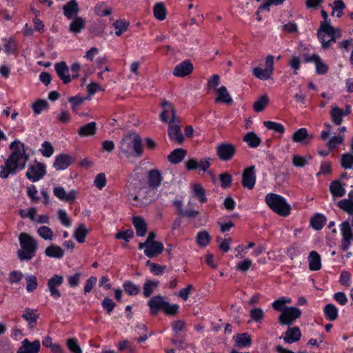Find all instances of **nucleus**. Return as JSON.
Wrapping results in <instances>:
<instances>
[{
  "instance_id": "obj_42",
  "label": "nucleus",
  "mask_w": 353,
  "mask_h": 353,
  "mask_svg": "<svg viewBox=\"0 0 353 353\" xmlns=\"http://www.w3.org/2000/svg\"><path fill=\"white\" fill-rule=\"evenodd\" d=\"M129 23L127 21L124 19H120L116 21L113 23V27L115 30V34L117 36L121 35L124 32H125L128 28Z\"/></svg>"
},
{
  "instance_id": "obj_25",
  "label": "nucleus",
  "mask_w": 353,
  "mask_h": 353,
  "mask_svg": "<svg viewBox=\"0 0 353 353\" xmlns=\"http://www.w3.org/2000/svg\"><path fill=\"white\" fill-rule=\"evenodd\" d=\"M64 15L68 18L72 19L77 17L79 13V9L78 3L76 0H71L63 6Z\"/></svg>"
},
{
  "instance_id": "obj_19",
  "label": "nucleus",
  "mask_w": 353,
  "mask_h": 353,
  "mask_svg": "<svg viewBox=\"0 0 353 353\" xmlns=\"http://www.w3.org/2000/svg\"><path fill=\"white\" fill-rule=\"evenodd\" d=\"M256 183V176L254 168L250 166L247 168L243 173L242 184L244 188L251 190L254 188Z\"/></svg>"
},
{
  "instance_id": "obj_23",
  "label": "nucleus",
  "mask_w": 353,
  "mask_h": 353,
  "mask_svg": "<svg viewBox=\"0 0 353 353\" xmlns=\"http://www.w3.org/2000/svg\"><path fill=\"white\" fill-rule=\"evenodd\" d=\"M350 113V108L349 107H347L346 110H343L337 106H332L330 112L332 121L336 125L341 124L343 121V117L348 115Z\"/></svg>"
},
{
  "instance_id": "obj_44",
  "label": "nucleus",
  "mask_w": 353,
  "mask_h": 353,
  "mask_svg": "<svg viewBox=\"0 0 353 353\" xmlns=\"http://www.w3.org/2000/svg\"><path fill=\"white\" fill-rule=\"evenodd\" d=\"M308 133L306 128H300L296 130L292 137V141L295 143H302L308 138Z\"/></svg>"
},
{
  "instance_id": "obj_10",
  "label": "nucleus",
  "mask_w": 353,
  "mask_h": 353,
  "mask_svg": "<svg viewBox=\"0 0 353 353\" xmlns=\"http://www.w3.org/2000/svg\"><path fill=\"white\" fill-rule=\"evenodd\" d=\"M162 111L160 114V119L161 121L168 123L170 121H179V117L176 115L175 110L172 103L168 101H163L161 104Z\"/></svg>"
},
{
  "instance_id": "obj_39",
  "label": "nucleus",
  "mask_w": 353,
  "mask_h": 353,
  "mask_svg": "<svg viewBox=\"0 0 353 353\" xmlns=\"http://www.w3.org/2000/svg\"><path fill=\"white\" fill-rule=\"evenodd\" d=\"M243 141L247 143L250 148H256L261 143V139L253 132L247 133L243 137Z\"/></svg>"
},
{
  "instance_id": "obj_64",
  "label": "nucleus",
  "mask_w": 353,
  "mask_h": 353,
  "mask_svg": "<svg viewBox=\"0 0 353 353\" xmlns=\"http://www.w3.org/2000/svg\"><path fill=\"white\" fill-rule=\"evenodd\" d=\"M69 350L74 353H82V350L74 338H70L67 341Z\"/></svg>"
},
{
  "instance_id": "obj_37",
  "label": "nucleus",
  "mask_w": 353,
  "mask_h": 353,
  "mask_svg": "<svg viewBox=\"0 0 353 353\" xmlns=\"http://www.w3.org/2000/svg\"><path fill=\"white\" fill-rule=\"evenodd\" d=\"M210 241L211 236L207 231L203 230L197 233L196 236V242L197 245L201 248H205L208 246Z\"/></svg>"
},
{
  "instance_id": "obj_62",
  "label": "nucleus",
  "mask_w": 353,
  "mask_h": 353,
  "mask_svg": "<svg viewBox=\"0 0 353 353\" xmlns=\"http://www.w3.org/2000/svg\"><path fill=\"white\" fill-rule=\"evenodd\" d=\"M47 107L48 103L44 100H38L32 105L34 112L37 114H41L43 110L47 108Z\"/></svg>"
},
{
  "instance_id": "obj_49",
  "label": "nucleus",
  "mask_w": 353,
  "mask_h": 353,
  "mask_svg": "<svg viewBox=\"0 0 353 353\" xmlns=\"http://www.w3.org/2000/svg\"><path fill=\"white\" fill-rule=\"evenodd\" d=\"M311 225L315 230H321L325 223V218L322 214H316L311 219Z\"/></svg>"
},
{
  "instance_id": "obj_53",
  "label": "nucleus",
  "mask_w": 353,
  "mask_h": 353,
  "mask_svg": "<svg viewBox=\"0 0 353 353\" xmlns=\"http://www.w3.org/2000/svg\"><path fill=\"white\" fill-rule=\"evenodd\" d=\"M27 283L26 290L28 292H32L35 290L38 286L37 279L35 276L30 274L26 276Z\"/></svg>"
},
{
  "instance_id": "obj_33",
  "label": "nucleus",
  "mask_w": 353,
  "mask_h": 353,
  "mask_svg": "<svg viewBox=\"0 0 353 353\" xmlns=\"http://www.w3.org/2000/svg\"><path fill=\"white\" fill-rule=\"evenodd\" d=\"M217 97L216 101L226 104H231L232 99L225 86H221L216 90Z\"/></svg>"
},
{
  "instance_id": "obj_6",
  "label": "nucleus",
  "mask_w": 353,
  "mask_h": 353,
  "mask_svg": "<svg viewBox=\"0 0 353 353\" xmlns=\"http://www.w3.org/2000/svg\"><path fill=\"white\" fill-rule=\"evenodd\" d=\"M155 234L150 232L144 243H139V248L143 250L144 254L149 258L155 257L163 250V245L159 241H154Z\"/></svg>"
},
{
  "instance_id": "obj_61",
  "label": "nucleus",
  "mask_w": 353,
  "mask_h": 353,
  "mask_svg": "<svg viewBox=\"0 0 353 353\" xmlns=\"http://www.w3.org/2000/svg\"><path fill=\"white\" fill-rule=\"evenodd\" d=\"M107 183V179L104 173L98 174L94 180V185L99 190H102Z\"/></svg>"
},
{
  "instance_id": "obj_59",
  "label": "nucleus",
  "mask_w": 353,
  "mask_h": 353,
  "mask_svg": "<svg viewBox=\"0 0 353 353\" xmlns=\"http://www.w3.org/2000/svg\"><path fill=\"white\" fill-rule=\"evenodd\" d=\"M158 285V282L154 281H148L143 285V294L148 297L154 291Z\"/></svg>"
},
{
  "instance_id": "obj_52",
  "label": "nucleus",
  "mask_w": 353,
  "mask_h": 353,
  "mask_svg": "<svg viewBox=\"0 0 353 353\" xmlns=\"http://www.w3.org/2000/svg\"><path fill=\"white\" fill-rule=\"evenodd\" d=\"M311 156L301 157L300 155H294L292 157V164L296 167H304L310 160H311Z\"/></svg>"
},
{
  "instance_id": "obj_32",
  "label": "nucleus",
  "mask_w": 353,
  "mask_h": 353,
  "mask_svg": "<svg viewBox=\"0 0 353 353\" xmlns=\"http://www.w3.org/2000/svg\"><path fill=\"white\" fill-rule=\"evenodd\" d=\"M97 131V124L95 122H90L81 127L78 130V134L81 137L93 136Z\"/></svg>"
},
{
  "instance_id": "obj_9",
  "label": "nucleus",
  "mask_w": 353,
  "mask_h": 353,
  "mask_svg": "<svg viewBox=\"0 0 353 353\" xmlns=\"http://www.w3.org/2000/svg\"><path fill=\"white\" fill-rule=\"evenodd\" d=\"M301 312L295 307H287L283 308L279 320L281 324L290 325L301 316Z\"/></svg>"
},
{
  "instance_id": "obj_16",
  "label": "nucleus",
  "mask_w": 353,
  "mask_h": 353,
  "mask_svg": "<svg viewBox=\"0 0 353 353\" xmlns=\"http://www.w3.org/2000/svg\"><path fill=\"white\" fill-rule=\"evenodd\" d=\"M41 343L39 340L30 342L25 339L21 342V345L17 350V353H38L40 350Z\"/></svg>"
},
{
  "instance_id": "obj_60",
  "label": "nucleus",
  "mask_w": 353,
  "mask_h": 353,
  "mask_svg": "<svg viewBox=\"0 0 353 353\" xmlns=\"http://www.w3.org/2000/svg\"><path fill=\"white\" fill-rule=\"evenodd\" d=\"M161 177L160 173L157 170H151L149 172V183L152 186H157L160 184Z\"/></svg>"
},
{
  "instance_id": "obj_63",
  "label": "nucleus",
  "mask_w": 353,
  "mask_h": 353,
  "mask_svg": "<svg viewBox=\"0 0 353 353\" xmlns=\"http://www.w3.org/2000/svg\"><path fill=\"white\" fill-rule=\"evenodd\" d=\"M339 206L341 209L353 214V201L350 199H343L339 202Z\"/></svg>"
},
{
  "instance_id": "obj_45",
  "label": "nucleus",
  "mask_w": 353,
  "mask_h": 353,
  "mask_svg": "<svg viewBox=\"0 0 353 353\" xmlns=\"http://www.w3.org/2000/svg\"><path fill=\"white\" fill-rule=\"evenodd\" d=\"M263 125L267 129L272 130L275 132L280 134H283L285 132V128L281 123L267 121L263 122Z\"/></svg>"
},
{
  "instance_id": "obj_57",
  "label": "nucleus",
  "mask_w": 353,
  "mask_h": 353,
  "mask_svg": "<svg viewBox=\"0 0 353 353\" xmlns=\"http://www.w3.org/2000/svg\"><path fill=\"white\" fill-rule=\"evenodd\" d=\"M344 140V137L341 135L332 137L327 143L326 145L330 149V150H332L334 148H337L339 145L343 143Z\"/></svg>"
},
{
  "instance_id": "obj_15",
  "label": "nucleus",
  "mask_w": 353,
  "mask_h": 353,
  "mask_svg": "<svg viewBox=\"0 0 353 353\" xmlns=\"http://www.w3.org/2000/svg\"><path fill=\"white\" fill-rule=\"evenodd\" d=\"M63 276L58 274L52 276L48 281V288L50 295L54 298H59L61 296L60 292L57 289L63 282Z\"/></svg>"
},
{
  "instance_id": "obj_3",
  "label": "nucleus",
  "mask_w": 353,
  "mask_h": 353,
  "mask_svg": "<svg viewBox=\"0 0 353 353\" xmlns=\"http://www.w3.org/2000/svg\"><path fill=\"white\" fill-rule=\"evenodd\" d=\"M19 241L21 249L17 252L18 257L21 260L32 259L38 249L37 241L28 233L21 232L19 235Z\"/></svg>"
},
{
  "instance_id": "obj_48",
  "label": "nucleus",
  "mask_w": 353,
  "mask_h": 353,
  "mask_svg": "<svg viewBox=\"0 0 353 353\" xmlns=\"http://www.w3.org/2000/svg\"><path fill=\"white\" fill-rule=\"evenodd\" d=\"M269 99L267 95L264 94L259 98L254 103V110L257 112H261L268 105Z\"/></svg>"
},
{
  "instance_id": "obj_5",
  "label": "nucleus",
  "mask_w": 353,
  "mask_h": 353,
  "mask_svg": "<svg viewBox=\"0 0 353 353\" xmlns=\"http://www.w3.org/2000/svg\"><path fill=\"white\" fill-rule=\"evenodd\" d=\"M341 37L340 29H334L327 22H323L318 32V37L323 48H327L336 39Z\"/></svg>"
},
{
  "instance_id": "obj_18",
  "label": "nucleus",
  "mask_w": 353,
  "mask_h": 353,
  "mask_svg": "<svg viewBox=\"0 0 353 353\" xmlns=\"http://www.w3.org/2000/svg\"><path fill=\"white\" fill-rule=\"evenodd\" d=\"M74 161L73 158L66 154H61L55 157L53 166L56 170H63L68 168Z\"/></svg>"
},
{
  "instance_id": "obj_47",
  "label": "nucleus",
  "mask_w": 353,
  "mask_h": 353,
  "mask_svg": "<svg viewBox=\"0 0 353 353\" xmlns=\"http://www.w3.org/2000/svg\"><path fill=\"white\" fill-rule=\"evenodd\" d=\"M345 8V5L342 0H336L332 5V15H336L341 17L343 15V10Z\"/></svg>"
},
{
  "instance_id": "obj_13",
  "label": "nucleus",
  "mask_w": 353,
  "mask_h": 353,
  "mask_svg": "<svg viewBox=\"0 0 353 353\" xmlns=\"http://www.w3.org/2000/svg\"><path fill=\"white\" fill-rule=\"evenodd\" d=\"M45 174L46 167L40 163L31 165L26 172V176L33 182L40 180Z\"/></svg>"
},
{
  "instance_id": "obj_38",
  "label": "nucleus",
  "mask_w": 353,
  "mask_h": 353,
  "mask_svg": "<svg viewBox=\"0 0 353 353\" xmlns=\"http://www.w3.org/2000/svg\"><path fill=\"white\" fill-rule=\"evenodd\" d=\"M132 222L137 234L140 236H144L147 230V225L143 219L141 217H134Z\"/></svg>"
},
{
  "instance_id": "obj_7",
  "label": "nucleus",
  "mask_w": 353,
  "mask_h": 353,
  "mask_svg": "<svg viewBox=\"0 0 353 353\" xmlns=\"http://www.w3.org/2000/svg\"><path fill=\"white\" fill-rule=\"evenodd\" d=\"M274 70V57L268 55L265 59V68L254 67L252 69L253 74L260 80H268L272 77Z\"/></svg>"
},
{
  "instance_id": "obj_54",
  "label": "nucleus",
  "mask_w": 353,
  "mask_h": 353,
  "mask_svg": "<svg viewBox=\"0 0 353 353\" xmlns=\"http://www.w3.org/2000/svg\"><path fill=\"white\" fill-rule=\"evenodd\" d=\"M39 151L43 156L46 157H50L54 153V147L48 141H44L39 149Z\"/></svg>"
},
{
  "instance_id": "obj_58",
  "label": "nucleus",
  "mask_w": 353,
  "mask_h": 353,
  "mask_svg": "<svg viewBox=\"0 0 353 353\" xmlns=\"http://www.w3.org/2000/svg\"><path fill=\"white\" fill-rule=\"evenodd\" d=\"M193 194L194 196L200 202H205L206 201V198L204 194L203 188L199 184H194L193 185Z\"/></svg>"
},
{
  "instance_id": "obj_14",
  "label": "nucleus",
  "mask_w": 353,
  "mask_h": 353,
  "mask_svg": "<svg viewBox=\"0 0 353 353\" xmlns=\"http://www.w3.org/2000/svg\"><path fill=\"white\" fill-rule=\"evenodd\" d=\"M54 195L65 202H72L77 198V192L74 190H71L69 192H66L65 189L61 186H57L53 189Z\"/></svg>"
},
{
  "instance_id": "obj_40",
  "label": "nucleus",
  "mask_w": 353,
  "mask_h": 353,
  "mask_svg": "<svg viewBox=\"0 0 353 353\" xmlns=\"http://www.w3.org/2000/svg\"><path fill=\"white\" fill-rule=\"evenodd\" d=\"M153 14L154 17L159 21H163L165 19L167 12L163 3L159 2L154 6Z\"/></svg>"
},
{
  "instance_id": "obj_55",
  "label": "nucleus",
  "mask_w": 353,
  "mask_h": 353,
  "mask_svg": "<svg viewBox=\"0 0 353 353\" xmlns=\"http://www.w3.org/2000/svg\"><path fill=\"white\" fill-rule=\"evenodd\" d=\"M292 303V299L290 298L282 296V297L278 299L277 300L274 301L272 303V305L274 310H278V311H280V310L283 311V305H285V304H288V303Z\"/></svg>"
},
{
  "instance_id": "obj_31",
  "label": "nucleus",
  "mask_w": 353,
  "mask_h": 353,
  "mask_svg": "<svg viewBox=\"0 0 353 353\" xmlns=\"http://www.w3.org/2000/svg\"><path fill=\"white\" fill-rule=\"evenodd\" d=\"M45 254L51 258L61 259L64 255V251L60 246L52 244L46 248Z\"/></svg>"
},
{
  "instance_id": "obj_34",
  "label": "nucleus",
  "mask_w": 353,
  "mask_h": 353,
  "mask_svg": "<svg viewBox=\"0 0 353 353\" xmlns=\"http://www.w3.org/2000/svg\"><path fill=\"white\" fill-rule=\"evenodd\" d=\"M165 301L163 296H157L152 298L149 302L151 312L157 313L160 309L163 310Z\"/></svg>"
},
{
  "instance_id": "obj_20",
  "label": "nucleus",
  "mask_w": 353,
  "mask_h": 353,
  "mask_svg": "<svg viewBox=\"0 0 353 353\" xmlns=\"http://www.w3.org/2000/svg\"><path fill=\"white\" fill-rule=\"evenodd\" d=\"M233 341L234 342V346L242 349L248 347L252 344V336L248 333H239L233 336Z\"/></svg>"
},
{
  "instance_id": "obj_8",
  "label": "nucleus",
  "mask_w": 353,
  "mask_h": 353,
  "mask_svg": "<svg viewBox=\"0 0 353 353\" xmlns=\"http://www.w3.org/2000/svg\"><path fill=\"white\" fill-rule=\"evenodd\" d=\"M210 163L211 159L209 157L201 159L199 161L195 158H189L185 161L184 165L185 169L188 171L197 169L205 172L209 168Z\"/></svg>"
},
{
  "instance_id": "obj_56",
  "label": "nucleus",
  "mask_w": 353,
  "mask_h": 353,
  "mask_svg": "<svg viewBox=\"0 0 353 353\" xmlns=\"http://www.w3.org/2000/svg\"><path fill=\"white\" fill-rule=\"evenodd\" d=\"M123 286L125 292L130 296L136 295L140 291L139 288L130 281L124 282Z\"/></svg>"
},
{
  "instance_id": "obj_46",
  "label": "nucleus",
  "mask_w": 353,
  "mask_h": 353,
  "mask_svg": "<svg viewBox=\"0 0 353 353\" xmlns=\"http://www.w3.org/2000/svg\"><path fill=\"white\" fill-rule=\"evenodd\" d=\"M324 312L326 318L330 321H334L338 316V310L333 304H327L324 308Z\"/></svg>"
},
{
  "instance_id": "obj_1",
  "label": "nucleus",
  "mask_w": 353,
  "mask_h": 353,
  "mask_svg": "<svg viewBox=\"0 0 353 353\" xmlns=\"http://www.w3.org/2000/svg\"><path fill=\"white\" fill-rule=\"evenodd\" d=\"M10 156L5 164L1 166L0 177L6 179L17 170H23L28 160L24 149V145L19 140H15L10 145Z\"/></svg>"
},
{
  "instance_id": "obj_2",
  "label": "nucleus",
  "mask_w": 353,
  "mask_h": 353,
  "mask_svg": "<svg viewBox=\"0 0 353 353\" xmlns=\"http://www.w3.org/2000/svg\"><path fill=\"white\" fill-rule=\"evenodd\" d=\"M143 153L142 141L135 132L129 133L120 141L119 155L129 160L141 157Z\"/></svg>"
},
{
  "instance_id": "obj_26",
  "label": "nucleus",
  "mask_w": 353,
  "mask_h": 353,
  "mask_svg": "<svg viewBox=\"0 0 353 353\" xmlns=\"http://www.w3.org/2000/svg\"><path fill=\"white\" fill-rule=\"evenodd\" d=\"M330 191L334 198L341 197L345 194L344 184L339 181H334L330 185Z\"/></svg>"
},
{
  "instance_id": "obj_27",
  "label": "nucleus",
  "mask_w": 353,
  "mask_h": 353,
  "mask_svg": "<svg viewBox=\"0 0 353 353\" xmlns=\"http://www.w3.org/2000/svg\"><path fill=\"white\" fill-rule=\"evenodd\" d=\"M308 263L310 270L316 271L321 268L320 255L316 251H312L308 256Z\"/></svg>"
},
{
  "instance_id": "obj_21",
  "label": "nucleus",
  "mask_w": 353,
  "mask_h": 353,
  "mask_svg": "<svg viewBox=\"0 0 353 353\" xmlns=\"http://www.w3.org/2000/svg\"><path fill=\"white\" fill-rule=\"evenodd\" d=\"M193 68L192 64L189 61H183L175 66L173 74L178 77H183L190 74Z\"/></svg>"
},
{
  "instance_id": "obj_35",
  "label": "nucleus",
  "mask_w": 353,
  "mask_h": 353,
  "mask_svg": "<svg viewBox=\"0 0 353 353\" xmlns=\"http://www.w3.org/2000/svg\"><path fill=\"white\" fill-rule=\"evenodd\" d=\"M89 231V229H88L85 225L80 224L74 229L73 236L79 243H82L85 241Z\"/></svg>"
},
{
  "instance_id": "obj_41",
  "label": "nucleus",
  "mask_w": 353,
  "mask_h": 353,
  "mask_svg": "<svg viewBox=\"0 0 353 353\" xmlns=\"http://www.w3.org/2000/svg\"><path fill=\"white\" fill-rule=\"evenodd\" d=\"M37 232L38 235L44 240L51 241L53 239L54 233L51 228L48 226H41L39 227Z\"/></svg>"
},
{
  "instance_id": "obj_17",
  "label": "nucleus",
  "mask_w": 353,
  "mask_h": 353,
  "mask_svg": "<svg viewBox=\"0 0 353 353\" xmlns=\"http://www.w3.org/2000/svg\"><path fill=\"white\" fill-rule=\"evenodd\" d=\"M305 61L312 62L314 64L316 72L319 74H324L328 70L327 65L316 54L305 57Z\"/></svg>"
},
{
  "instance_id": "obj_22",
  "label": "nucleus",
  "mask_w": 353,
  "mask_h": 353,
  "mask_svg": "<svg viewBox=\"0 0 353 353\" xmlns=\"http://www.w3.org/2000/svg\"><path fill=\"white\" fill-rule=\"evenodd\" d=\"M341 232L343 236L342 245L344 249H347L353 240V235L351 227L348 222H343L341 224Z\"/></svg>"
},
{
  "instance_id": "obj_43",
  "label": "nucleus",
  "mask_w": 353,
  "mask_h": 353,
  "mask_svg": "<svg viewBox=\"0 0 353 353\" xmlns=\"http://www.w3.org/2000/svg\"><path fill=\"white\" fill-rule=\"evenodd\" d=\"M250 316L253 321L261 323L264 318L265 313L261 307H253L250 311Z\"/></svg>"
},
{
  "instance_id": "obj_4",
  "label": "nucleus",
  "mask_w": 353,
  "mask_h": 353,
  "mask_svg": "<svg viewBox=\"0 0 353 353\" xmlns=\"http://www.w3.org/2000/svg\"><path fill=\"white\" fill-rule=\"evenodd\" d=\"M266 204L280 216H287L290 213L291 207L285 198L281 196L270 193L265 197Z\"/></svg>"
},
{
  "instance_id": "obj_24",
  "label": "nucleus",
  "mask_w": 353,
  "mask_h": 353,
  "mask_svg": "<svg viewBox=\"0 0 353 353\" xmlns=\"http://www.w3.org/2000/svg\"><path fill=\"white\" fill-rule=\"evenodd\" d=\"M55 70L60 77V79L63 81L64 83H68L71 81V77L69 75V70L64 62H60L55 65Z\"/></svg>"
},
{
  "instance_id": "obj_30",
  "label": "nucleus",
  "mask_w": 353,
  "mask_h": 353,
  "mask_svg": "<svg viewBox=\"0 0 353 353\" xmlns=\"http://www.w3.org/2000/svg\"><path fill=\"white\" fill-rule=\"evenodd\" d=\"M187 152L183 148L174 150L168 157V161L173 164H176L183 161Z\"/></svg>"
},
{
  "instance_id": "obj_36",
  "label": "nucleus",
  "mask_w": 353,
  "mask_h": 353,
  "mask_svg": "<svg viewBox=\"0 0 353 353\" xmlns=\"http://www.w3.org/2000/svg\"><path fill=\"white\" fill-rule=\"evenodd\" d=\"M22 317L28 322L30 327H33L39 318V314L36 310L27 308L24 310Z\"/></svg>"
},
{
  "instance_id": "obj_29",
  "label": "nucleus",
  "mask_w": 353,
  "mask_h": 353,
  "mask_svg": "<svg viewBox=\"0 0 353 353\" xmlns=\"http://www.w3.org/2000/svg\"><path fill=\"white\" fill-rule=\"evenodd\" d=\"M85 26V20L80 17H76L69 25L70 32L74 34H78L84 29Z\"/></svg>"
},
{
  "instance_id": "obj_11",
  "label": "nucleus",
  "mask_w": 353,
  "mask_h": 353,
  "mask_svg": "<svg viewBox=\"0 0 353 353\" xmlns=\"http://www.w3.org/2000/svg\"><path fill=\"white\" fill-rule=\"evenodd\" d=\"M236 152V148L231 143H223L217 145L216 154L218 157L223 161L230 160Z\"/></svg>"
},
{
  "instance_id": "obj_51",
  "label": "nucleus",
  "mask_w": 353,
  "mask_h": 353,
  "mask_svg": "<svg viewBox=\"0 0 353 353\" xmlns=\"http://www.w3.org/2000/svg\"><path fill=\"white\" fill-rule=\"evenodd\" d=\"M57 214L59 221L63 226L66 228H70L72 226V221L65 210L59 209L57 211Z\"/></svg>"
},
{
  "instance_id": "obj_12",
  "label": "nucleus",
  "mask_w": 353,
  "mask_h": 353,
  "mask_svg": "<svg viewBox=\"0 0 353 353\" xmlns=\"http://www.w3.org/2000/svg\"><path fill=\"white\" fill-rule=\"evenodd\" d=\"M180 121H174V120L168 122V137L172 141L177 143H182L183 141V136L181 130Z\"/></svg>"
},
{
  "instance_id": "obj_50",
  "label": "nucleus",
  "mask_w": 353,
  "mask_h": 353,
  "mask_svg": "<svg viewBox=\"0 0 353 353\" xmlns=\"http://www.w3.org/2000/svg\"><path fill=\"white\" fill-rule=\"evenodd\" d=\"M341 165L344 169H353V154H343L341 158Z\"/></svg>"
},
{
  "instance_id": "obj_28",
  "label": "nucleus",
  "mask_w": 353,
  "mask_h": 353,
  "mask_svg": "<svg viewBox=\"0 0 353 353\" xmlns=\"http://www.w3.org/2000/svg\"><path fill=\"white\" fill-rule=\"evenodd\" d=\"M301 337V331L299 327L288 328L283 336L284 341L288 343H292L298 341Z\"/></svg>"
}]
</instances>
